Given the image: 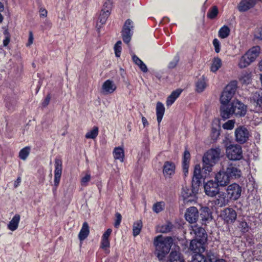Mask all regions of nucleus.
Returning a JSON list of instances; mask_svg holds the SVG:
<instances>
[{
    "mask_svg": "<svg viewBox=\"0 0 262 262\" xmlns=\"http://www.w3.org/2000/svg\"><path fill=\"white\" fill-rule=\"evenodd\" d=\"M173 244L171 237H163L158 235L155 237L154 245L155 247V254L160 260H163L168 254Z\"/></svg>",
    "mask_w": 262,
    "mask_h": 262,
    "instance_id": "f257e3e1",
    "label": "nucleus"
},
{
    "mask_svg": "<svg viewBox=\"0 0 262 262\" xmlns=\"http://www.w3.org/2000/svg\"><path fill=\"white\" fill-rule=\"evenodd\" d=\"M221 154L219 147L211 148L208 150L203 157V169L205 171L210 172L212 166L218 161Z\"/></svg>",
    "mask_w": 262,
    "mask_h": 262,
    "instance_id": "f03ea898",
    "label": "nucleus"
},
{
    "mask_svg": "<svg viewBox=\"0 0 262 262\" xmlns=\"http://www.w3.org/2000/svg\"><path fill=\"white\" fill-rule=\"evenodd\" d=\"M236 88L235 81L231 82L226 86L220 97V102L222 104L230 103L229 102L233 97Z\"/></svg>",
    "mask_w": 262,
    "mask_h": 262,
    "instance_id": "7ed1b4c3",
    "label": "nucleus"
},
{
    "mask_svg": "<svg viewBox=\"0 0 262 262\" xmlns=\"http://www.w3.org/2000/svg\"><path fill=\"white\" fill-rule=\"evenodd\" d=\"M227 157L231 160H239L243 157L242 147L238 145H231L226 148Z\"/></svg>",
    "mask_w": 262,
    "mask_h": 262,
    "instance_id": "20e7f679",
    "label": "nucleus"
},
{
    "mask_svg": "<svg viewBox=\"0 0 262 262\" xmlns=\"http://www.w3.org/2000/svg\"><path fill=\"white\" fill-rule=\"evenodd\" d=\"M134 28L133 22L130 19H127L122 28L121 31L122 37L123 41L126 43H128L131 39L133 33L131 30Z\"/></svg>",
    "mask_w": 262,
    "mask_h": 262,
    "instance_id": "39448f33",
    "label": "nucleus"
},
{
    "mask_svg": "<svg viewBox=\"0 0 262 262\" xmlns=\"http://www.w3.org/2000/svg\"><path fill=\"white\" fill-rule=\"evenodd\" d=\"M226 192L229 199L236 201L241 195L242 187L236 183H232L227 186Z\"/></svg>",
    "mask_w": 262,
    "mask_h": 262,
    "instance_id": "423d86ee",
    "label": "nucleus"
},
{
    "mask_svg": "<svg viewBox=\"0 0 262 262\" xmlns=\"http://www.w3.org/2000/svg\"><path fill=\"white\" fill-rule=\"evenodd\" d=\"M219 187L215 181H208L204 185L205 193L209 196L214 197L219 193Z\"/></svg>",
    "mask_w": 262,
    "mask_h": 262,
    "instance_id": "0eeeda50",
    "label": "nucleus"
},
{
    "mask_svg": "<svg viewBox=\"0 0 262 262\" xmlns=\"http://www.w3.org/2000/svg\"><path fill=\"white\" fill-rule=\"evenodd\" d=\"M214 179L215 181L220 187L228 186L231 180L225 171V168L224 167L216 173Z\"/></svg>",
    "mask_w": 262,
    "mask_h": 262,
    "instance_id": "6e6552de",
    "label": "nucleus"
},
{
    "mask_svg": "<svg viewBox=\"0 0 262 262\" xmlns=\"http://www.w3.org/2000/svg\"><path fill=\"white\" fill-rule=\"evenodd\" d=\"M235 140L240 144L246 142L249 137V132L244 126H239L235 130Z\"/></svg>",
    "mask_w": 262,
    "mask_h": 262,
    "instance_id": "1a4fd4ad",
    "label": "nucleus"
},
{
    "mask_svg": "<svg viewBox=\"0 0 262 262\" xmlns=\"http://www.w3.org/2000/svg\"><path fill=\"white\" fill-rule=\"evenodd\" d=\"M231 108L233 111V114L237 116H244L247 112V106L239 100L236 99L230 102Z\"/></svg>",
    "mask_w": 262,
    "mask_h": 262,
    "instance_id": "9d476101",
    "label": "nucleus"
},
{
    "mask_svg": "<svg viewBox=\"0 0 262 262\" xmlns=\"http://www.w3.org/2000/svg\"><path fill=\"white\" fill-rule=\"evenodd\" d=\"M221 216L227 223H233L236 219L237 213L233 209L226 208L222 212Z\"/></svg>",
    "mask_w": 262,
    "mask_h": 262,
    "instance_id": "9b49d317",
    "label": "nucleus"
},
{
    "mask_svg": "<svg viewBox=\"0 0 262 262\" xmlns=\"http://www.w3.org/2000/svg\"><path fill=\"white\" fill-rule=\"evenodd\" d=\"M62 162L61 159L56 158L55 160V171L54 185L56 190L59 184L62 173Z\"/></svg>",
    "mask_w": 262,
    "mask_h": 262,
    "instance_id": "f8f14e48",
    "label": "nucleus"
},
{
    "mask_svg": "<svg viewBox=\"0 0 262 262\" xmlns=\"http://www.w3.org/2000/svg\"><path fill=\"white\" fill-rule=\"evenodd\" d=\"M225 170L231 180L238 179L242 175L241 170L235 164L232 163L228 164Z\"/></svg>",
    "mask_w": 262,
    "mask_h": 262,
    "instance_id": "ddd939ff",
    "label": "nucleus"
},
{
    "mask_svg": "<svg viewBox=\"0 0 262 262\" xmlns=\"http://www.w3.org/2000/svg\"><path fill=\"white\" fill-rule=\"evenodd\" d=\"M199 216V213L195 207H190L186 209L185 213L186 220L189 223H196Z\"/></svg>",
    "mask_w": 262,
    "mask_h": 262,
    "instance_id": "4468645a",
    "label": "nucleus"
},
{
    "mask_svg": "<svg viewBox=\"0 0 262 262\" xmlns=\"http://www.w3.org/2000/svg\"><path fill=\"white\" fill-rule=\"evenodd\" d=\"M205 244L198 239H193L190 243L189 249L195 254L202 253L205 250Z\"/></svg>",
    "mask_w": 262,
    "mask_h": 262,
    "instance_id": "2eb2a0df",
    "label": "nucleus"
},
{
    "mask_svg": "<svg viewBox=\"0 0 262 262\" xmlns=\"http://www.w3.org/2000/svg\"><path fill=\"white\" fill-rule=\"evenodd\" d=\"M202 176L201 175V169L200 165H196L194 167L193 176L192 180V187L197 188L201 182Z\"/></svg>",
    "mask_w": 262,
    "mask_h": 262,
    "instance_id": "dca6fc26",
    "label": "nucleus"
},
{
    "mask_svg": "<svg viewBox=\"0 0 262 262\" xmlns=\"http://www.w3.org/2000/svg\"><path fill=\"white\" fill-rule=\"evenodd\" d=\"M250 101L258 111L262 110V91L258 90L253 93L250 97Z\"/></svg>",
    "mask_w": 262,
    "mask_h": 262,
    "instance_id": "f3484780",
    "label": "nucleus"
},
{
    "mask_svg": "<svg viewBox=\"0 0 262 262\" xmlns=\"http://www.w3.org/2000/svg\"><path fill=\"white\" fill-rule=\"evenodd\" d=\"M218 196L213 200V203L219 207H223L226 206L229 202L228 196L224 192H220Z\"/></svg>",
    "mask_w": 262,
    "mask_h": 262,
    "instance_id": "a211bd4d",
    "label": "nucleus"
},
{
    "mask_svg": "<svg viewBox=\"0 0 262 262\" xmlns=\"http://www.w3.org/2000/svg\"><path fill=\"white\" fill-rule=\"evenodd\" d=\"M231 103L226 104H222L220 107L221 116L224 120L230 118L233 114V111L231 108Z\"/></svg>",
    "mask_w": 262,
    "mask_h": 262,
    "instance_id": "6ab92c4d",
    "label": "nucleus"
},
{
    "mask_svg": "<svg viewBox=\"0 0 262 262\" xmlns=\"http://www.w3.org/2000/svg\"><path fill=\"white\" fill-rule=\"evenodd\" d=\"M256 0H242L239 3L237 9L240 12H245L253 7Z\"/></svg>",
    "mask_w": 262,
    "mask_h": 262,
    "instance_id": "aec40b11",
    "label": "nucleus"
},
{
    "mask_svg": "<svg viewBox=\"0 0 262 262\" xmlns=\"http://www.w3.org/2000/svg\"><path fill=\"white\" fill-rule=\"evenodd\" d=\"M116 89V85L111 80H106L102 86V92L104 95L113 93Z\"/></svg>",
    "mask_w": 262,
    "mask_h": 262,
    "instance_id": "412c9836",
    "label": "nucleus"
},
{
    "mask_svg": "<svg viewBox=\"0 0 262 262\" xmlns=\"http://www.w3.org/2000/svg\"><path fill=\"white\" fill-rule=\"evenodd\" d=\"M175 170V165L173 163L167 161L165 162L163 166V174L165 177H170L174 174Z\"/></svg>",
    "mask_w": 262,
    "mask_h": 262,
    "instance_id": "4be33fe9",
    "label": "nucleus"
},
{
    "mask_svg": "<svg viewBox=\"0 0 262 262\" xmlns=\"http://www.w3.org/2000/svg\"><path fill=\"white\" fill-rule=\"evenodd\" d=\"M200 217L203 222H207L212 219V213L210 208L206 206L200 209Z\"/></svg>",
    "mask_w": 262,
    "mask_h": 262,
    "instance_id": "5701e85b",
    "label": "nucleus"
},
{
    "mask_svg": "<svg viewBox=\"0 0 262 262\" xmlns=\"http://www.w3.org/2000/svg\"><path fill=\"white\" fill-rule=\"evenodd\" d=\"M170 262H185L184 259L179 251L175 250H172L169 255Z\"/></svg>",
    "mask_w": 262,
    "mask_h": 262,
    "instance_id": "b1692460",
    "label": "nucleus"
},
{
    "mask_svg": "<svg viewBox=\"0 0 262 262\" xmlns=\"http://www.w3.org/2000/svg\"><path fill=\"white\" fill-rule=\"evenodd\" d=\"M90 233V228L87 222L83 223L82 228L78 234V238L80 242H82L87 238Z\"/></svg>",
    "mask_w": 262,
    "mask_h": 262,
    "instance_id": "393cba45",
    "label": "nucleus"
},
{
    "mask_svg": "<svg viewBox=\"0 0 262 262\" xmlns=\"http://www.w3.org/2000/svg\"><path fill=\"white\" fill-rule=\"evenodd\" d=\"M165 113V107L163 104L160 102H158L156 105V115L157 119L159 125L162 120Z\"/></svg>",
    "mask_w": 262,
    "mask_h": 262,
    "instance_id": "a878e982",
    "label": "nucleus"
},
{
    "mask_svg": "<svg viewBox=\"0 0 262 262\" xmlns=\"http://www.w3.org/2000/svg\"><path fill=\"white\" fill-rule=\"evenodd\" d=\"M195 238L198 241H201L203 243H206L207 240V234L204 229L203 228H198L195 231Z\"/></svg>",
    "mask_w": 262,
    "mask_h": 262,
    "instance_id": "bb28decb",
    "label": "nucleus"
},
{
    "mask_svg": "<svg viewBox=\"0 0 262 262\" xmlns=\"http://www.w3.org/2000/svg\"><path fill=\"white\" fill-rule=\"evenodd\" d=\"M190 159V154L188 150H186L184 153L183 160V168L185 176L188 172Z\"/></svg>",
    "mask_w": 262,
    "mask_h": 262,
    "instance_id": "cd10ccee",
    "label": "nucleus"
},
{
    "mask_svg": "<svg viewBox=\"0 0 262 262\" xmlns=\"http://www.w3.org/2000/svg\"><path fill=\"white\" fill-rule=\"evenodd\" d=\"M206 80L204 76H202L195 82L196 91L198 93L202 92L206 88Z\"/></svg>",
    "mask_w": 262,
    "mask_h": 262,
    "instance_id": "c85d7f7f",
    "label": "nucleus"
},
{
    "mask_svg": "<svg viewBox=\"0 0 262 262\" xmlns=\"http://www.w3.org/2000/svg\"><path fill=\"white\" fill-rule=\"evenodd\" d=\"M20 216L19 214H16L10 221L8 225V228L11 231H15L18 228V223L20 221Z\"/></svg>",
    "mask_w": 262,
    "mask_h": 262,
    "instance_id": "c756f323",
    "label": "nucleus"
},
{
    "mask_svg": "<svg viewBox=\"0 0 262 262\" xmlns=\"http://www.w3.org/2000/svg\"><path fill=\"white\" fill-rule=\"evenodd\" d=\"M110 14L101 11L96 24V28L99 30L101 26L105 24L107 19Z\"/></svg>",
    "mask_w": 262,
    "mask_h": 262,
    "instance_id": "7c9ffc66",
    "label": "nucleus"
},
{
    "mask_svg": "<svg viewBox=\"0 0 262 262\" xmlns=\"http://www.w3.org/2000/svg\"><path fill=\"white\" fill-rule=\"evenodd\" d=\"M260 48L259 46H256L251 48L246 54L251 58V60L254 61L258 56L260 53Z\"/></svg>",
    "mask_w": 262,
    "mask_h": 262,
    "instance_id": "2f4dec72",
    "label": "nucleus"
},
{
    "mask_svg": "<svg viewBox=\"0 0 262 262\" xmlns=\"http://www.w3.org/2000/svg\"><path fill=\"white\" fill-rule=\"evenodd\" d=\"M251 58L246 53L240 59L238 66L240 68H245L248 67L251 62H253Z\"/></svg>",
    "mask_w": 262,
    "mask_h": 262,
    "instance_id": "473e14b6",
    "label": "nucleus"
},
{
    "mask_svg": "<svg viewBox=\"0 0 262 262\" xmlns=\"http://www.w3.org/2000/svg\"><path fill=\"white\" fill-rule=\"evenodd\" d=\"M222 65V60L219 57H215L212 59L210 67V71L215 73L221 67Z\"/></svg>",
    "mask_w": 262,
    "mask_h": 262,
    "instance_id": "72a5a7b5",
    "label": "nucleus"
},
{
    "mask_svg": "<svg viewBox=\"0 0 262 262\" xmlns=\"http://www.w3.org/2000/svg\"><path fill=\"white\" fill-rule=\"evenodd\" d=\"M114 157L115 159L120 160L121 162L123 161L124 150L122 148L118 147H115L113 151Z\"/></svg>",
    "mask_w": 262,
    "mask_h": 262,
    "instance_id": "f704fd0d",
    "label": "nucleus"
},
{
    "mask_svg": "<svg viewBox=\"0 0 262 262\" xmlns=\"http://www.w3.org/2000/svg\"><path fill=\"white\" fill-rule=\"evenodd\" d=\"M230 30L227 26L222 27L219 31V36L221 38H226L230 34Z\"/></svg>",
    "mask_w": 262,
    "mask_h": 262,
    "instance_id": "c9c22d12",
    "label": "nucleus"
},
{
    "mask_svg": "<svg viewBox=\"0 0 262 262\" xmlns=\"http://www.w3.org/2000/svg\"><path fill=\"white\" fill-rule=\"evenodd\" d=\"M142 222L141 220L135 222L133 225V235L136 236L139 234L142 228Z\"/></svg>",
    "mask_w": 262,
    "mask_h": 262,
    "instance_id": "e433bc0d",
    "label": "nucleus"
},
{
    "mask_svg": "<svg viewBox=\"0 0 262 262\" xmlns=\"http://www.w3.org/2000/svg\"><path fill=\"white\" fill-rule=\"evenodd\" d=\"M219 13L218 8L216 6L211 7L208 11L207 16L211 19L215 18Z\"/></svg>",
    "mask_w": 262,
    "mask_h": 262,
    "instance_id": "4c0bfd02",
    "label": "nucleus"
},
{
    "mask_svg": "<svg viewBox=\"0 0 262 262\" xmlns=\"http://www.w3.org/2000/svg\"><path fill=\"white\" fill-rule=\"evenodd\" d=\"M173 225L170 222H167L166 224L159 227V232L163 233H168L171 231Z\"/></svg>",
    "mask_w": 262,
    "mask_h": 262,
    "instance_id": "58836bf2",
    "label": "nucleus"
},
{
    "mask_svg": "<svg viewBox=\"0 0 262 262\" xmlns=\"http://www.w3.org/2000/svg\"><path fill=\"white\" fill-rule=\"evenodd\" d=\"M98 132H99V130H98V127L94 126L92 130L89 131L85 134V137L86 139H94L98 136Z\"/></svg>",
    "mask_w": 262,
    "mask_h": 262,
    "instance_id": "ea45409f",
    "label": "nucleus"
},
{
    "mask_svg": "<svg viewBox=\"0 0 262 262\" xmlns=\"http://www.w3.org/2000/svg\"><path fill=\"white\" fill-rule=\"evenodd\" d=\"M242 256L245 261L250 262L254 258V252L250 250L245 251L243 253Z\"/></svg>",
    "mask_w": 262,
    "mask_h": 262,
    "instance_id": "a19ab883",
    "label": "nucleus"
},
{
    "mask_svg": "<svg viewBox=\"0 0 262 262\" xmlns=\"http://www.w3.org/2000/svg\"><path fill=\"white\" fill-rule=\"evenodd\" d=\"M192 189H189L187 187H184L183 188L182 194L184 199H186L189 196H191L193 193L196 192L198 190V188H195L194 189L193 187H192Z\"/></svg>",
    "mask_w": 262,
    "mask_h": 262,
    "instance_id": "79ce46f5",
    "label": "nucleus"
},
{
    "mask_svg": "<svg viewBox=\"0 0 262 262\" xmlns=\"http://www.w3.org/2000/svg\"><path fill=\"white\" fill-rule=\"evenodd\" d=\"M30 151L29 147H25L21 149L19 152V157L23 160H25L28 157Z\"/></svg>",
    "mask_w": 262,
    "mask_h": 262,
    "instance_id": "37998d69",
    "label": "nucleus"
},
{
    "mask_svg": "<svg viewBox=\"0 0 262 262\" xmlns=\"http://www.w3.org/2000/svg\"><path fill=\"white\" fill-rule=\"evenodd\" d=\"M254 257L257 260H262V245L258 244L253 251Z\"/></svg>",
    "mask_w": 262,
    "mask_h": 262,
    "instance_id": "c03bdc74",
    "label": "nucleus"
},
{
    "mask_svg": "<svg viewBox=\"0 0 262 262\" xmlns=\"http://www.w3.org/2000/svg\"><path fill=\"white\" fill-rule=\"evenodd\" d=\"M112 8V2L111 0H106L103 4L101 11L111 14Z\"/></svg>",
    "mask_w": 262,
    "mask_h": 262,
    "instance_id": "a18cd8bd",
    "label": "nucleus"
},
{
    "mask_svg": "<svg viewBox=\"0 0 262 262\" xmlns=\"http://www.w3.org/2000/svg\"><path fill=\"white\" fill-rule=\"evenodd\" d=\"M91 179V176L90 173L89 171H87L85 173V174L84 177H82L80 181L81 185L82 186H87L88 185V183Z\"/></svg>",
    "mask_w": 262,
    "mask_h": 262,
    "instance_id": "49530a36",
    "label": "nucleus"
},
{
    "mask_svg": "<svg viewBox=\"0 0 262 262\" xmlns=\"http://www.w3.org/2000/svg\"><path fill=\"white\" fill-rule=\"evenodd\" d=\"M192 262H207V260L202 253H198L193 256Z\"/></svg>",
    "mask_w": 262,
    "mask_h": 262,
    "instance_id": "de8ad7c7",
    "label": "nucleus"
},
{
    "mask_svg": "<svg viewBox=\"0 0 262 262\" xmlns=\"http://www.w3.org/2000/svg\"><path fill=\"white\" fill-rule=\"evenodd\" d=\"M165 203L164 202H159L153 205V211L156 213H159L163 210Z\"/></svg>",
    "mask_w": 262,
    "mask_h": 262,
    "instance_id": "09e8293b",
    "label": "nucleus"
},
{
    "mask_svg": "<svg viewBox=\"0 0 262 262\" xmlns=\"http://www.w3.org/2000/svg\"><path fill=\"white\" fill-rule=\"evenodd\" d=\"M121 41H118L114 46V49L115 51V55L117 57H119L120 56L121 52Z\"/></svg>",
    "mask_w": 262,
    "mask_h": 262,
    "instance_id": "8fccbe9b",
    "label": "nucleus"
},
{
    "mask_svg": "<svg viewBox=\"0 0 262 262\" xmlns=\"http://www.w3.org/2000/svg\"><path fill=\"white\" fill-rule=\"evenodd\" d=\"M207 257L210 262H215L218 259L216 254L212 251L207 252Z\"/></svg>",
    "mask_w": 262,
    "mask_h": 262,
    "instance_id": "3c124183",
    "label": "nucleus"
},
{
    "mask_svg": "<svg viewBox=\"0 0 262 262\" xmlns=\"http://www.w3.org/2000/svg\"><path fill=\"white\" fill-rule=\"evenodd\" d=\"M110 246L109 239H102L101 242V248L104 249L106 253H109V250L107 248Z\"/></svg>",
    "mask_w": 262,
    "mask_h": 262,
    "instance_id": "603ef678",
    "label": "nucleus"
},
{
    "mask_svg": "<svg viewBox=\"0 0 262 262\" xmlns=\"http://www.w3.org/2000/svg\"><path fill=\"white\" fill-rule=\"evenodd\" d=\"M179 61V56L178 55L175 56L173 60L169 63L168 68L170 69H174L177 66Z\"/></svg>",
    "mask_w": 262,
    "mask_h": 262,
    "instance_id": "864d4df0",
    "label": "nucleus"
},
{
    "mask_svg": "<svg viewBox=\"0 0 262 262\" xmlns=\"http://www.w3.org/2000/svg\"><path fill=\"white\" fill-rule=\"evenodd\" d=\"M234 120H230L223 124V127L225 129H232L234 127Z\"/></svg>",
    "mask_w": 262,
    "mask_h": 262,
    "instance_id": "5fc2aeb1",
    "label": "nucleus"
},
{
    "mask_svg": "<svg viewBox=\"0 0 262 262\" xmlns=\"http://www.w3.org/2000/svg\"><path fill=\"white\" fill-rule=\"evenodd\" d=\"M220 131L215 128H212L211 132V137L213 141H215L220 136Z\"/></svg>",
    "mask_w": 262,
    "mask_h": 262,
    "instance_id": "6e6d98bb",
    "label": "nucleus"
},
{
    "mask_svg": "<svg viewBox=\"0 0 262 262\" xmlns=\"http://www.w3.org/2000/svg\"><path fill=\"white\" fill-rule=\"evenodd\" d=\"M239 227L241 228V231L244 233H245L249 230V226L246 222H241L239 223Z\"/></svg>",
    "mask_w": 262,
    "mask_h": 262,
    "instance_id": "4d7b16f0",
    "label": "nucleus"
},
{
    "mask_svg": "<svg viewBox=\"0 0 262 262\" xmlns=\"http://www.w3.org/2000/svg\"><path fill=\"white\" fill-rule=\"evenodd\" d=\"M254 38L262 40V28H257L254 32Z\"/></svg>",
    "mask_w": 262,
    "mask_h": 262,
    "instance_id": "13d9d810",
    "label": "nucleus"
},
{
    "mask_svg": "<svg viewBox=\"0 0 262 262\" xmlns=\"http://www.w3.org/2000/svg\"><path fill=\"white\" fill-rule=\"evenodd\" d=\"M213 45L214 47L215 51L216 53H219L221 50V45L219 40L216 38L214 39L213 40Z\"/></svg>",
    "mask_w": 262,
    "mask_h": 262,
    "instance_id": "bf43d9fd",
    "label": "nucleus"
},
{
    "mask_svg": "<svg viewBox=\"0 0 262 262\" xmlns=\"http://www.w3.org/2000/svg\"><path fill=\"white\" fill-rule=\"evenodd\" d=\"M182 90L180 89H177L176 91H173L170 96L175 101L177 98L182 93Z\"/></svg>",
    "mask_w": 262,
    "mask_h": 262,
    "instance_id": "052dcab7",
    "label": "nucleus"
},
{
    "mask_svg": "<svg viewBox=\"0 0 262 262\" xmlns=\"http://www.w3.org/2000/svg\"><path fill=\"white\" fill-rule=\"evenodd\" d=\"M182 90L180 89H177L176 91H173L170 96L175 101L177 98L182 93Z\"/></svg>",
    "mask_w": 262,
    "mask_h": 262,
    "instance_id": "680f3d73",
    "label": "nucleus"
},
{
    "mask_svg": "<svg viewBox=\"0 0 262 262\" xmlns=\"http://www.w3.org/2000/svg\"><path fill=\"white\" fill-rule=\"evenodd\" d=\"M116 215V221H115V224H114V226L116 227V228H118V226L120 225V223H121V219H122V216H121V215L118 213V212H117L115 214Z\"/></svg>",
    "mask_w": 262,
    "mask_h": 262,
    "instance_id": "e2e57ef3",
    "label": "nucleus"
},
{
    "mask_svg": "<svg viewBox=\"0 0 262 262\" xmlns=\"http://www.w3.org/2000/svg\"><path fill=\"white\" fill-rule=\"evenodd\" d=\"M4 34L5 35V39L3 40V45L4 46H7L9 42H10V36L7 30H5L4 32Z\"/></svg>",
    "mask_w": 262,
    "mask_h": 262,
    "instance_id": "0e129e2a",
    "label": "nucleus"
},
{
    "mask_svg": "<svg viewBox=\"0 0 262 262\" xmlns=\"http://www.w3.org/2000/svg\"><path fill=\"white\" fill-rule=\"evenodd\" d=\"M132 59L133 61L135 62V63L138 65V66L143 62L138 57H137L135 54H133L132 55Z\"/></svg>",
    "mask_w": 262,
    "mask_h": 262,
    "instance_id": "69168bd1",
    "label": "nucleus"
},
{
    "mask_svg": "<svg viewBox=\"0 0 262 262\" xmlns=\"http://www.w3.org/2000/svg\"><path fill=\"white\" fill-rule=\"evenodd\" d=\"M112 230L111 229H108L107 230L103 233L102 239H109V236H110Z\"/></svg>",
    "mask_w": 262,
    "mask_h": 262,
    "instance_id": "338daca9",
    "label": "nucleus"
},
{
    "mask_svg": "<svg viewBox=\"0 0 262 262\" xmlns=\"http://www.w3.org/2000/svg\"><path fill=\"white\" fill-rule=\"evenodd\" d=\"M241 80L243 83H249L250 81V75L248 74L245 75L242 77Z\"/></svg>",
    "mask_w": 262,
    "mask_h": 262,
    "instance_id": "774afa93",
    "label": "nucleus"
}]
</instances>
